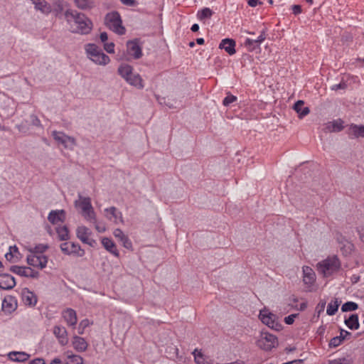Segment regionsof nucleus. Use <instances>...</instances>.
<instances>
[{
  "label": "nucleus",
  "mask_w": 364,
  "mask_h": 364,
  "mask_svg": "<svg viewBox=\"0 0 364 364\" xmlns=\"http://www.w3.org/2000/svg\"><path fill=\"white\" fill-rule=\"evenodd\" d=\"M258 4H261V2L259 1V0H249L248 4L249 6L252 7L256 6Z\"/></svg>",
  "instance_id": "obj_56"
},
{
  "label": "nucleus",
  "mask_w": 364,
  "mask_h": 364,
  "mask_svg": "<svg viewBox=\"0 0 364 364\" xmlns=\"http://www.w3.org/2000/svg\"><path fill=\"white\" fill-rule=\"evenodd\" d=\"M102 246L105 249L114 256L119 257V252L117 248L115 243L108 237H103L101 240Z\"/></svg>",
  "instance_id": "obj_20"
},
{
  "label": "nucleus",
  "mask_w": 364,
  "mask_h": 364,
  "mask_svg": "<svg viewBox=\"0 0 364 364\" xmlns=\"http://www.w3.org/2000/svg\"><path fill=\"white\" fill-rule=\"evenodd\" d=\"M30 118H31V124L33 126H35V127H41V121L36 115L31 114Z\"/></svg>",
  "instance_id": "obj_48"
},
{
  "label": "nucleus",
  "mask_w": 364,
  "mask_h": 364,
  "mask_svg": "<svg viewBox=\"0 0 364 364\" xmlns=\"http://www.w3.org/2000/svg\"><path fill=\"white\" fill-rule=\"evenodd\" d=\"M100 38L102 42H105L108 39V36L106 32H102L100 33Z\"/></svg>",
  "instance_id": "obj_55"
},
{
  "label": "nucleus",
  "mask_w": 364,
  "mask_h": 364,
  "mask_svg": "<svg viewBox=\"0 0 364 364\" xmlns=\"http://www.w3.org/2000/svg\"><path fill=\"white\" fill-rule=\"evenodd\" d=\"M343 121L341 119L328 122L324 125L325 132H338L343 129Z\"/></svg>",
  "instance_id": "obj_15"
},
{
  "label": "nucleus",
  "mask_w": 364,
  "mask_h": 364,
  "mask_svg": "<svg viewBox=\"0 0 364 364\" xmlns=\"http://www.w3.org/2000/svg\"><path fill=\"white\" fill-rule=\"evenodd\" d=\"M114 237L118 238L120 242H122L123 246L127 250L132 249V243L129 237L124 235L123 231L121 229H115L113 232Z\"/></svg>",
  "instance_id": "obj_21"
},
{
  "label": "nucleus",
  "mask_w": 364,
  "mask_h": 364,
  "mask_svg": "<svg viewBox=\"0 0 364 364\" xmlns=\"http://www.w3.org/2000/svg\"><path fill=\"white\" fill-rule=\"evenodd\" d=\"M16 286L15 278L9 274H0V289L9 290Z\"/></svg>",
  "instance_id": "obj_13"
},
{
  "label": "nucleus",
  "mask_w": 364,
  "mask_h": 364,
  "mask_svg": "<svg viewBox=\"0 0 364 364\" xmlns=\"http://www.w3.org/2000/svg\"><path fill=\"white\" fill-rule=\"evenodd\" d=\"M347 87V85L345 82H340L339 84L334 85L331 87L332 90H344Z\"/></svg>",
  "instance_id": "obj_49"
},
{
  "label": "nucleus",
  "mask_w": 364,
  "mask_h": 364,
  "mask_svg": "<svg viewBox=\"0 0 364 364\" xmlns=\"http://www.w3.org/2000/svg\"><path fill=\"white\" fill-rule=\"evenodd\" d=\"M105 50L109 53H114V43H105L104 44Z\"/></svg>",
  "instance_id": "obj_47"
},
{
  "label": "nucleus",
  "mask_w": 364,
  "mask_h": 364,
  "mask_svg": "<svg viewBox=\"0 0 364 364\" xmlns=\"http://www.w3.org/2000/svg\"><path fill=\"white\" fill-rule=\"evenodd\" d=\"M213 14V11L209 8H203L199 11L197 14V17L200 21H204L209 19Z\"/></svg>",
  "instance_id": "obj_37"
},
{
  "label": "nucleus",
  "mask_w": 364,
  "mask_h": 364,
  "mask_svg": "<svg viewBox=\"0 0 364 364\" xmlns=\"http://www.w3.org/2000/svg\"><path fill=\"white\" fill-rule=\"evenodd\" d=\"M79 201L75 200V205L80 207L82 211L89 210L92 208L91 199L89 197H83L80 193H78Z\"/></svg>",
  "instance_id": "obj_26"
},
{
  "label": "nucleus",
  "mask_w": 364,
  "mask_h": 364,
  "mask_svg": "<svg viewBox=\"0 0 364 364\" xmlns=\"http://www.w3.org/2000/svg\"><path fill=\"white\" fill-rule=\"evenodd\" d=\"M118 73L122 78L127 80L133 73V68L128 64H122L117 70Z\"/></svg>",
  "instance_id": "obj_34"
},
{
  "label": "nucleus",
  "mask_w": 364,
  "mask_h": 364,
  "mask_svg": "<svg viewBox=\"0 0 364 364\" xmlns=\"http://www.w3.org/2000/svg\"><path fill=\"white\" fill-rule=\"evenodd\" d=\"M105 212L106 213L105 216L109 220L114 218V223H117L118 221L123 223V217L121 212L117 211V208L114 206L105 208Z\"/></svg>",
  "instance_id": "obj_19"
},
{
  "label": "nucleus",
  "mask_w": 364,
  "mask_h": 364,
  "mask_svg": "<svg viewBox=\"0 0 364 364\" xmlns=\"http://www.w3.org/2000/svg\"><path fill=\"white\" fill-rule=\"evenodd\" d=\"M63 10V6L60 4H58L55 8L53 9H51V12L53 13L55 17H58L59 18H62V11Z\"/></svg>",
  "instance_id": "obj_45"
},
{
  "label": "nucleus",
  "mask_w": 364,
  "mask_h": 364,
  "mask_svg": "<svg viewBox=\"0 0 364 364\" xmlns=\"http://www.w3.org/2000/svg\"><path fill=\"white\" fill-rule=\"evenodd\" d=\"M67 358L68 361L66 364H68V363H73L74 364H83V358L78 355L69 354L68 353Z\"/></svg>",
  "instance_id": "obj_43"
},
{
  "label": "nucleus",
  "mask_w": 364,
  "mask_h": 364,
  "mask_svg": "<svg viewBox=\"0 0 364 364\" xmlns=\"http://www.w3.org/2000/svg\"><path fill=\"white\" fill-rule=\"evenodd\" d=\"M122 4L124 5L129 6H134L136 5V1L135 0H120Z\"/></svg>",
  "instance_id": "obj_54"
},
{
  "label": "nucleus",
  "mask_w": 364,
  "mask_h": 364,
  "mask_svg": "<svg viewBox=\"0 0 364 364\" xmlns=\"http://www.w3.org/2000/svg\"><path fill=\"white\" fill-rule=\"evenodd\" d=\"M35 5V9L41 11L42 13L48 14L51 12L50 6L46 0H31Z\"/></svg>",
  "instance_id": "obj_28"
},
{
  "label": "nucleus",
  "mask_w": 364,
  "mask_h": 364,
  "mask_svg": "<svg viewBox=\"0 0 364 364\" xmlns=\"http://www.w3.org/2000/svg\"><path fill=\"white\" fill-rule=\"evenodd\" d=\"M130 85L136 87L138 89L144 87L143 80L138 73H132L130 77L125 80Z\"/></svg>",
  "instance_id": "obj_29"
},
{
  "label": "nucleus",
  "mask_w": 364,
  "mask_h": 364,
  "mask_svg": "<svg viewBox=\"0 0 364 364\" xmlns=\"http://www.w3.org/2000/svg\"><path fill=\"white\" fill-rule=\"evenodd\" d=\"M348 134L351 138H364V125L350 124Z\"/></svg>",
  "instance_id": "obj_24"
},
{
  "label": "nucleus",
  "mask_w": 364,
  "mask_h": 364,
  "mask_svg": "<svg viewBox=\"0 0 364 364\" xmlns=\"http://www.w3.org/2000/svg\"><path fill=\"white\" fill-rule=\"evenodd\" d=\"M291 9H292L293 14L295 15L301 14L302 11V9H301V7L300 5H293Z\"/></svg>",
  "instance_id": "obj_51"
},
{
  "label": "nucleus",
  "mask_w": 364,
  "mask_h": 364,
  "mask_svg": "<svg viewBox=\"0 0 364 364\" xmlns=\"http://www.w3.org/2000/svg\"><path fill=\"white\" fill-rule=\"evenodd\" d=\"M66 213L64 210H51L48 216L49 222L53 225L63 223L65 220Z\"/></svg>",
  "instance_id": "obj_14"
},
{
  "label": "nucleus",
  "mask_w": 364,
  "mask_h": 364,
  "mask_svg": "<svg viewBox=\"0 0 364 364\" xmlns=\"http://www.w3.org/2000/svg\"><path fill=\"white\" fill-rule=\"evenodd\" d=\"M63 16L72 33L86 35L90 33L92 29V22L82 13L67 10Z\"/></svg>",
  "instance_id": "obj_1"
},
{
  "label": "nucleus",
  "mask_w": 364,
  "mask_h": 364,
  "mask_svg": "<svg viewBox=\"0 0 364 364\" xmlns=\"http://www.w3.org/2000/svg\"><path fill=\"white\" fill-rule=\"evenodd\" d=\"M306 307H307V304L305 302H303L300 304L299 308H298V309L299 311H304L306 309Z\"/></svg>",
  "instance_id": "obj_60"
},
{
  "label": "nucleus",
  "mask_w": 364,
  "mask_h": 364,
  "mask_svg": "<svg viewBox=\"0 0 364 364\" xmlns=\"http://www.w3.org/2000/svg\"><path fill=\"white\" fill-rule=\"evenodd\" d=\"M48 248V246L47 245L38 244V245H36L34 247L28 248V250L31 253L42 254L44 252H46Z\"/></svg>",
  "instance_id": "obj_40"
},
{
  "label": "nucleus",
  "mask_w": 364,
  "mask_h": 364,
  "mask_svg": "<svg viewBox=\"0 0 364 364\" xmlns=\"http://www.w3.org/2000/svg\"><path fill=\"white\" fill-rule=\"evenodd\" d=\"M204 42H205V41H204V39L203 38H198L196 39V43L198 44H199V45L204 44Z\"/></svg>",
  "instance_id": "obj_64"
},
{
  "label": "nucleus",
  "mask_w": 364,
  "mask_h": 364,
  "mask_svg": "<svg viewBox=\"0 0 364 364\" xmlns=\"http://www.w3.org/2000/svg\"><path fill=\"white\" fill-rule=\"evenodd\" d=\"M266 38L265 31L263 30L258 38L255 40L247 38L245 42V46L248 48L249 50H253L259 47L262 42Z\"/></svg>",
  "instance_id": "obj_17"
},
{
  "label": "nucleus",
  "mask_w": 364,
  "mask_h": 364,
  "mask_svg": "<svg viewBox=\"0 0 364 364\" xmlns=\"http://www.w3.org/2000/svg\"><path fill=\"white\" fill-rule=\"evenodd\" d=\"M297 314H291L284 318V321L287 324L291 325L294 323V318L296 317Z\"/></svg>",
  "instance_id": "obj_50"
},
{
  "label": "nucleus",
  "mask_w": 364,
  "mask_h": 364,
  "mask_svg": "<svg viewBox=\"0 0 364 364\" xmlns=\"http://www.w3.org/2000/svg\"><path fill=\"white\" fill-rule=\"evenodd\" d=\"M353 245L349 242L344 245L345 251L346 253H350L353 250Z\"/></svg>",
  "instance_id": "obj_53"
},
{
  "label": "nucleus",
  "mask_w": 364,
  "mask_h": 364,
  "mask_svg": "<svg viewBox=\"0 0 364 364\" xmlns=\"http://www.w3.org/2000/svg\"><path fill=\"white\" fill-rule=\"evenodd\" d=\"M82 215L87 221L96 223V215L92 207L90 208L89 210L82 211Z\"/></svg>",
  "instance_id": "obj_39"
},
{
  "label": "nucleus",
  "mask_w": 364,
  "mask_h": 364,
  "mask_svg": "<svg viewBox=\"0 0 364 364\" xmlns=\"http://www.w3.org/2000/svg\"><path fill=\"white\" fill-rule=\"evenodd\" d=\"M22 300L26 305L34 306L37 303V296L28 289L25 288L22 290Z\"/></svg>",
  "instance_id": "obj_18"
},
{
  "label": "nucleus",
  "mask_w": 364,
  "mask_h": 364,
  "mask_svg": "<svg viewBox=\"0 0 364 364\" xmlns=\"http://www.w3.org/2000/svg\"><path fill=\"white\" fill-rule=\"evenodd\" d=\"M14 255L13 254V252L12 251H9V252H7L6 255H5V257L6 259L8 260V261H11L12 259L14 258Z\"/></svg>",
  "instance_id": "obj_57"
},
{
  "label": "nucleus",
  "mask_w": 364,
  "mask_h": 364,
  "mask_svg": "<svg viewBox=\"0 0 364 364\" xmlns=\"http://www.w3.org/2000/svg\"><path fill=\"white\" fill-rule=\"evenodd\" d=\"M52 136L55 141L62 145L65 149H73L76 146V140L74 137L66 135L62 132L53 131Z\"/></svg>",
  "instance_id": "obj_7"
},
{
  "label": "nucleus",
  "mask_w": 364,
  "mask_h": 364,
  "mask_svg": "<svg viewBox=\"0 0 364 364\" xmlns=\"http://www.w3.org/2000/svg\"><path fill=\"white\" fill-rule=\"evenodd\" d=\"M259 318L262 322L270 328L279 331L282 329V325L277 321V316L267 310L260 311Z\"/></svg>",
  "instance_id": "obj_6"
},
{
  "label": "nucleus",
  "mask_w": 364,
  "mask_h": 364,
  "mask_svg": "<svg viewBox=\"0 0 364 364\" xmlns=\"http://www.w3.org/2000/svg\"><path fill=\"white\" fill-rule=\"evenodd\" d=\"M257 344L258 347L264 350H271L278 346V339L277 336L269 332L262 331L260 338L257 341Z\"/></svg>",
  "instance_id": "obj_5"
},
{
  "label": "nucleus",
  "mask_w": 364,
  "mask_h": 364,
  "mask_svg": "<svg viewBox=\"0 0 364 364\" xmlns=\"http://www.w3.org/2000/svg\"><path fill=\"white\" fill-rule=\"evenodd\" d=\"M127 50L128 54L134 59H139L142 56L141 48L137 39L127 41Z\"/></svg>",
  "instance_id": "obj_12"
},
{
  "label": "nucleus",
  "mask_w": 364,
  "mask_h": 364,
  "mask_svg": "<svg viewBox=\"0 0 364 364\" xmlns=\"http://www.w3.org/2000/svg\"><path fill=\"white\" fill-rule=\"evenodd\" d=\"M85 50L88 58L96 64L105 65L110 61L109 56L105 54L102 49L95 44H87Z\"/></svg>",
  "instance_id": "obj_3"
},
{
  "label": "nucleus",
  "mask_w": 364,
  "mask_h": 364,
  "mask_svg": "<svg viewBox=\"0 0 364 364\" xmlns=\"http://www.w3.org/2000/svg\"><path fill=\"white\" fill-rule=\"evenodd\" d=\"M191 30L193 31V32H197L198 30H199V26L198 24L197 23H194L193 25H192L191 28Z\"/></svg>",
  "instance_id": "obj_59"
},
{
  "label": "nucleus",
  "mask_w": 364,
  "mask_h": 364,
  "mask_svg": "<svg viewBox=\"0 0 364 364\" xmlns=\"http://www.w3.org/2000/svg\"><path fill=\"white\" fill-rule=\"evenodd\" d=\"M340 303L341 301H338V299H335L333 301L329 303L326 310L327 314L329 316L336 314V313L338 311Z\"/></svg>",
  "instance_id": "obj_38"
},
{
  "label": "nucleus",
  "mask_w": 364,
  "mask_h": 364,
  "mask_svg": "<svg viewBox=\"0 0 364 364\" xmlns=\"http://www.w3.org/2000/svg\"><path fill=\"white\" fill-rule=\"evenodd\" d=\"M9 250L10 251H12L13 253L15 252V253H18V247L16 246H14V247H9Z\"/></svg>",
  "instance_id": "obj_63"
},
{
  "label": "nucleus",
  "mask_w": 364,
  "mask_h": 364,
  "mask_svg": "<svg viewBox=\"0 0 364 364\" xmlns=\"http://www.w3.org/2000/svg\"><path fill=\"white\" fill-rule=\"evenodd\" d=\"M92 235V231L86 226H78L76 229L77 237L83 243L88 245L92 247H95L97 245L95 240L92 239L90 236Z\"/></svg>",
  "instance_id": "obj_8"
},
{
  "label": "nucleus",
  "mask_w": 364,
  "mask_h": 364,
  "mask_svg": "<svg viewBox=\"0 0 364 364\" xmlns=\"http://www.w3.org/2000/svg\"><path fill=\"white\" fill-rule=\"evenodd\" d=\"M53 333L61 345L64 346L68 343L67 331L65 327L55 326L53 328Z\"/></svg>",
  "instance_id": "obj_22"
},
{
  "label": "nucleus",
  "mask_w": 364,
  "mask_h": 364,
  "mask_svg": "<svg viewBox=\"0 0 364 364\" xmlns=\"http://www.w3.org/2000/svg\"><path fill=\"white\" fill-rule=\"evenodd\" d=\"M304 102L303 100H298L294 105V109L298 113L299 118H302L310 112L308 107H304Z\"/></svg>",
  "instance_id": "obj_30"
},
{
  "label": "nucleus",
  "mask_w": 364,
  "mask_h": 364,
  "mask_svg": "<svg viewBox=\"0 0 364 364\" xmlns=\"http://www.w3.org/2000/svg\"><path fill=\"white\" fill-rule=\"evenodd\" d=\"M73 345L75 350L80 352L85 351L87 348L86 341L77 336L73 337Z\"/></svg>",
  "instance_id": "obj_32"
},
{
  "label": "nucleus",
  "mask_w": 364,
  "mask_h": 364,
  "mask_svg": "<svg viewBox=\"0 0 364 364\" xmlns=\"http://www.w3.org/2000/svg\"><path fill=\"white\" fill-rule=\"evenodd\" d=\"M49 364H61V360L58 358H55Z\"/></svg>",
  "instance_id": "obj_58"
},
{
  "label": "nucleus",
  "mask_w": 364,
  "mask_h": 364,
  "mask_svg": "<svg viewBox=\"0 0 364 364\" xmlns=\"http://www.w3.org/2000/svg\"><path fill=\"white\" fill-rule=\"evenodd\" d=\"M344 323L350 330H357L360 327L358 316L356 314H351L348 318H346Z\"/></svg>",
  "instance_id": "obj_31"
},
{
  "label": "nucleus",
  "mask_w": 364,
  "mask_h": 364,
  "mask_svg": "<svg viewBox=\"0 0 364 364\" xmlns=\"http://www.w3.org/2000/svg\"><path fill=\"white\" fill-rule=\"evenodd\" d=\"M358 305L353 301H347L344 303L341 306V311L343 312L355 311L358 309Z\"/></svg>",
  "instance_id": "obj_41"
},
{
  "label": "nucleus",
  "mask_w": 364,
  "mask_h": 364,
  "mask_svg": "<svg viewBox=\"0 0 364 364\" xmlns=\"http://www.w3.org/2000/svg\"><path fill=\"white\" fill-rule=\"evenodd\" d=\"M303 282L305 284L311 286L316 281V274L312 268L308 266L303 267Z\"/></svg>",
  "instance_id": "obj_16"
},
{
  "label": "nucleus",
  "mask_w": 364,
  "mask_h": 364,
  "mask_svg": "<svg viewBox=\"0 0 364 364\" xmlns=\"http://www.w3.org/2000/svg\"><path fill=\"white\" fill-rule=\"evenodd\" d=\"M193 355L196 364H201L202 363L206 361L205 355L201 352V350L195 349L193 352Z\"/></svg>",
  "instance_id": "obj_42"
},
{
  "label": "nucleus",
  "mask_w": 364,
  "mask_h": 364,
  "mask_svg": "<svg viewBox=\"0 0 364 364\" xmlns=\"http://www.w3.org/2000/svg\"><path fill=\"white\" fill-rule=\"evenodd\" d=\"M30 355L24 352L14 351L8 354V358L12 362L23 363L29 358Z\"/></svg>",
  "instance_id": "obj_25"
},
{
  "label": "nucleus",
  "mask_w": 364,
  "mask_h": 364,
  "mask_svg": "<svg viewBox=\"0 0 364 364\" xmlns=\"http://www.w3.org/2000/svg\"><path fill=\"white\" fill-rule=\"evenodd\" d=\"M318 272L325 277H330L341 268V262L337 256L328 257L316 264Z\"/></svg>",
  "instance_id": "obj_2"
},
{
  "label": "nucleus",
  "mask_w": 364,
  "mask_h": 364,
  "mask_svg": "<svg viewBox=\"0 0 364 364\" xmlns=\"http://www.w3.org/2000/svg\"><path fill=\"white\" fill-rule=\"evenodd\" d=\"M56 232L58 239L61 241H67L70 239L69 230L67 226H59L56 228Z\"/></svg>",
  "instance_id": "obj_35"
},
{
  "label": "nucleus",
  "mask_w": 364,
  "mask_h": 364,
  "mask_svg": "<svg viewBox=\"0 0 364 364\" xmlns=\"http://www.w3.org/2000/svg\"><path fill=\"white\" fill-rule=\"evenodd\" d=\"M60 247L65 255H70L73 254L78 257H82L85 255V250L77 243L65 242L62 243Z\"/></svg>",
  "instance_id": "obj_9"
},
{
  "label": "nucleus",
  "mask_w": 364,
  "mask_h": 364,
  "mask_svg": "<svg viewBox=\"0 0 364 364\" xmlns=\"http://www.w3.org/2000/svg\"><path fill=\"white\" fill-rule=\"evenodd\" d=\"M237 100V97L230 94V92H228L227 94V96L224 98L223 101V105L225 107H228L229 106L230 104L236 102Z\"/></svg>",
  "instance_id": "obj_44"
},
{
  "label": "nucleus",
  "mask_w": 364,
  "mask_h": 364,
  "mask_svg": "<svg viewBox=\"0 0 364 364\" xmlns=\"http://www.w3.org/2000/svg\"><path fill=\"white\" fill-rule=\"evenodd\" d=\"M75 6L82 10L92 9L95 6L93 0H74Z\"/></svg>",
  "instance_id": "obj_36"
},
{
  "label": "nucleus",
  "mask_w": 364,
  "mask_h": 364,
  "mask_svg": "<svg viewBox=\"0 0 364 364\" xmlns=\"http://www.w3.org/2000/svg\"><path fill=\"white\" fill-rule=\"evenodd\" d=\"M28 364H46V361L43 358H36L30 361Z\"/></svg>",
  "instance_id": "obj_52"
},
{
  "label": "nucleus",
  "mask_w": 364,
  "mask_h": 364,
  "mask_svg": "<svg viewBox=\"0 0 364 364\" xmlns=\"http://www.w3.org/2000/svg\"><path fill=\"white\" fill-rule=\"evenodd\" d=\"M9 270L21 277L31 278H37L38 277V272L34 271L31 267L14 265L10 267Z\"/></svg>",
  "instance_id": "obj_11"
},
{
  "label": "nucleus",
  "mask_w": 364,
  "mask_h": 364,
  "mask_svg": "<svg viewBox=\"0 0 364 364\" xmlns=\"http://www.w3.org/2000/svg\"><path fill=\"white\" fill-rule=\"evenodd\" d=\"M302 360H294L291 361H287L286 363H284L283 364H297V363L301 362Z\"/></svg>",
  "instance_id": "obj_61"
},
{
  "label": "nucleus",
  "mask_w": 364,
  "mask_h": 364,
  "mask_svg": "<svg viewBox=\"0 0 364 364\" xmlns=\"http://www.w3.org/2000/svg\"><path fill=\"white\" fill-rule=\"evenodd\" d=\"M341 343H342L341 339L340 338H338V336H336L331 339V341L329 342V346L331 348H335V347L340 346L341 344Z\"/></svg>",
  "instance_id": "obj_46"
},
{
  "label": "nucleus",
  "mask_w": 364,
  "mask_h": 364,
  "mask_svg": "<svg viewBox=\"0 0 364 364\" xmlns=\"http://www.w3.org/2000/svg\"><path fill=\"white\" fill-rule=\"evenodd\" d=\"M63 316L68 325L75 326L77 323V315L73 309H67L63 312Z\"/></svg>",
  "instance_id": "obj_27"
},
{
  "label": "nucleus",
  "mask_w": 364,
  "mask_h": 364,
  "mask_svg": "<svg viewBox=\"0 0 364 364\" xmlns=\"http://www.w3.org/2000/svg\"><path fill=\"white\" fill-rule=\"evenodd\" d=\"M341 334H343L344 336L346 338L347 336H351V333L346 330L341 329Z\"/></svg>",
  "instance_id": "obj_62"
},
{
  "label": "nucleus",
  "mask_w": 364,
  "mask_h": 364,
  "mask_svg": "<svg viewBox=\"0 0 364 364\" xmlns=\"http://www.w3.org/2000/svg\"><path fill=\"white\" fill-rule=\"evenodd\" d=\"M26 261L31 266L43 269L47 265L48 257L43 255H37L36 254L32 253L27 257Z\"/></svg>",
  "instance_id": "obj_10"
},
{
  "label": "nucleus",
  "mask_w": 364,
  "mask_h": 364,
  "mask_svg": "<svg viewBox=\"0 0 364 364\" xmlns=\"http://www.w3.org/2000/svg\"><path fill=\"white\" fill-rule=\"evenodd\" d=\"M16 308V304L11 297L5 298L2 301V310L8 314H11Z\"/></svg>",
  "instance_id": "obj_33"
},
{
  "label": "nucleus",
  "mask_w": 364,
  "mask_h": 364,
  "mask_svg": "<svg viewBox=\"0 0 364 364\" xmlns=\"http://www.w3.org/2000/svg\"><path fill=\"white\" fill-rule=\"evenodd\" d=\"M106 26L114 33L119 35L125 33V28L122 26V21L119 14L117 11L108 13L105 18Z\"/></svg>",
  "instance_id": "obj_4"
},
{
  "label": "nucleus",
  "mask_w": 364,
  "mask_h": 364,
  "mask_svg": "<svg viewBox=\"0 0 364 364\" xmlns=\"http://www.w3.org/2000/svg\"><path fill=\"white\" fill-rule=\"evenodd\" d=\"M235 41L230 38H225L222 40L219 45L220 49H224L229 55H233L236 53Z\"/></svg>",
  "instance_id": "obj_23"
}]
</instances>
